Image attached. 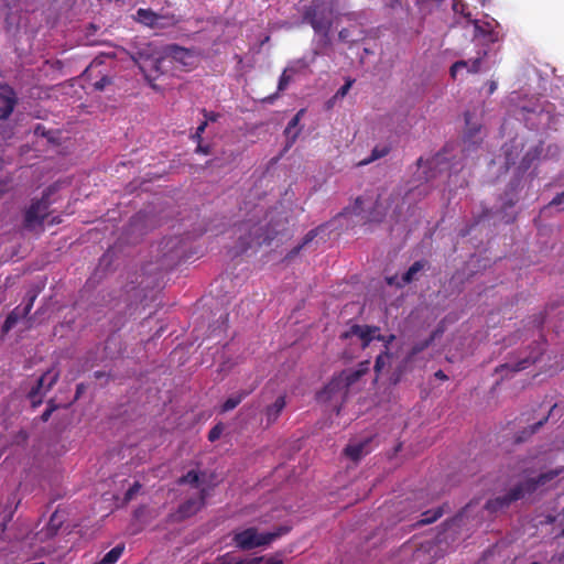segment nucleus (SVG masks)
<instances>
[{
  "instance_id": "nucleus-23",
  "label": "nucleus",
  "mask_w": 564,
  "mask_h": 564,
  "mask_svg": "<svg viewBox=\"0 0 564 564\" xmlns=\"http://www.w3.org/2000/svg\"><path fill=\"white\" fill-rule=\"evenodd\" d=\"M391 144L390 143H381L377 144L372 151L371 154L359 162V165H368L379 159H382L387 156L391 152Z\"/></svg>"
},
{
  "instance_id": "nucleus-8",
  "label": "nucleus",
  "mask_w": 564,
  "mask_h": 564,
  "mask_svg": "<svg viewBox=\"0 0 564 564\" xmlns=\"http://www.w3.org/2000/svg\"><path fill=\"white\" fill-rule=\"evenodd\" d=\"M379 329L380 328L378 326L355 324L350 326L349 329L340 334V339L347 340L356 336L361 341V348L366 349L369 347L370 343L375 340L376 333H378Z\"/></svg>"
},
{
  "instance_id": "nucleus-46",
  "label": "nucleus",
  "mask_w": 564,
  "mask_h": 564,
  "mask_svg": "<svg viewBox=\"0 0 564 564\" xmlns=\"http://www.w3.org/2000/svg\"><path fill=\"white\" fill-rule=\"evenodd\" d=\"M207 120H204L197 128H196V132L195 134L193 135V139L197 140V142H200L202 141V134L204 133L206 127H207Z\"/></svg>"
},
{
  "instance_id": "nucleus-5",
  "label": "nucleus",
  "mask_w": 564,
  "mask_h": 564,
  "mask_svg": "<svg viewBox=\"0 0 564 564\" xmlns=\"http://www.w3.org/2000/svg\"><path fill=\"white\" fill-rule=\"evenodd\" d=\"M206 496L207 490L203 488L197 496L191 497L182 502L177 510L169 516L170 520L172 522H181L193 517L205 506Z\"/></svg>"
},
{
  "instance_id": "nucleus-42",
  "label": "nucleus",
  "mask_w": 564,
  "mask_h": 564,
  "mask_svg": "<svg viewBox=\"0 0 564 564\" xmlns=\"http://www.w3.org/2000/svg\"><path fill=\"white\" fill-rule=\"evenodd\" d=\"M111 84V79L108 76H102L99 80L94 83V88L96 90H104L108 85Z\"/></svg>"
},
{
  "instance_id": "nucleus-13",
  "label": "nucleus",
  "mask_w": 564,
  "mask_h": 564,
  "mask_svg": "<svg viewBox=\"0 0 564 564\" xmlns=\"http://www.w3.org/2000/svg\"><path fill=\"white\" fill-rule=\"evenodd\" d=\"M369 365L370 361L365 360L360 362L356 369H345L340 373H338L340 380H343V384H345L348 391L351 386L358 382L360 378L368 372Z\"/></svg>"
},
{
  "instance_id": "nucleus-37",
  "label": "nucleus",
  "mask_w": 564,
  "mask_h": 564,
  "mask_svg": "<svg viewBox=\"0 0 564 564\" xmlns=\"http://www.w3.org/2000/svg\"><path fill=\"white\" fill-rule=\"evenodd\" d=\"M293 75L291 73H286V68H284L283 73L281 74L278 83V91H283L289 86Z\"/></svg>"
},
{
  "instance_id": "nucleus-9",
  "label": "nucleus",
  "mask_w": 564,
  "mask_h": 564,
  "mask_svg": "<svg viewBox=\"0 0 564 564\" xmlns=\"http://www.w3.org/2000/svg\"><path fill=\"white\" fill-rule=\"evenodd\" d=\"M17 105L18 96L14 89L8 84L0 83V121H6Z\"/></svg>"
},
{
  "instance_id": "nucleus-4",
  "label": "nucleus",
  "mask_w": 564,
  "mask_h": 564,
  "mask_svg": "<svg viewBox=\"0 0 564 564\" xmlns=\"http://www.w3.org/2000/svg\"><path fill=\"white\" fill-rule=\"evenodd\" d=\"M314 31L322 35L325 44L329 43V32L333 25V12L330 9L312 6L304 15Z\"/></svg>"
},
{
  "instance_id": "nucleus-22",
  "label": "nucleus",
  "mask_w": 564,
  "mask_h": 564,
  "mask_svg": "<svg viewBox=\"0 0 564 564\" xmlns=\"http://www.w3.org/2000/svg\"><path fill=\"white\" fill-rule=\"evenodd\" d=\"M304 113V109H301L300 111H297V113L289 121L285 130H284V134L288 139V145H292L295 140L297 139L300 132H301V129L299 128V123H300V120H301V117L303 116Z\"/></svg>"
},
{
  "instance_id": "nucleus-27",
  "label": "nucleus",
  "mask_w": 564,
  "mask_h": 564,
  "mask_svg": "<svg viewBox=\"0 0 564 564\" xmlns=\"http://www.w3.org/2000/svg\"><path fill=\"white\" fill-rule=\"evenodd\" d=\"M311 61H307L306 58H297L289 63V65L285 67L286 73H291V75H295L297 73L305 72L310 67Z\"/></svg>"
},
{
  "instance_id": "nucleus-45",
  "label": "nucleus",
  "mask_w": 564,
  "mask_h": 564,
  "mask_svg": "<svg viewBox=\"0 0 564 564\" xmlns=\"http://www.w3.org/2000/svg\"><path fill=\"white\" fill-rule=\"evenodd\" d=\"M141 488V485L135 481L127 491H126V495H124V499L126 500H131L137 494L138 491L140 490Z\"/></svg>"
},
{
  "instance_id": "nucleus-62",
  "label": "nucleus",
  "mask_w": 564,
  "mask_h": 564,
  "mask_svg": "<svg viewBox=\"0 0 564 564\" xmlns=\"http://www.w3.org/2000/svg\"><path fill=\"white\" fill-rule=\"evenodd\" d=\"M468 113L465 115V118H466V123L469 124V120H468Z\"/></svg>"
},
{
  "instance_id": "nucleus-54",
  "label": "nucleus",
  "mask_w": 564,
  "mask_h": 564,
  "mask_svg": "<svg viewBox=\"0 0 564 564\" xmlns=\"http://www.w3.org/2000/svg\"><path fill=\"white\" fill-rule=\"evenodd\" d=\"M361 204H362L361 197H357L355 200L354 208H352L355 214H358L361 210Z\"/></svg>"
},
{
  "instance_id": "nucleus-16",
  "label": "nucleus",
  "mask_w": 564,
  "mask_h": 564,
  "mask_svg": "<svg viewBox=\"0 0 564 564\" xmlns=\"http://www.w3.org/2000/svg\"><path fill=\"white\" fill-rule=\"evenodd\" d=\"M555 476H557V473H543L535 478H528L524 481L517 484V486L521 488L522 496L524 497L527 494L534 492L540 486H543L554 479Z\"/></svg>"
},
{
  "instance_id": "nucleus-58",
  "label": "nucleus",
  "mask_w": 564,
  "mask_h": 564,
  "mask_svg": "<svg viewBox=\"0 0 564 564\" xmlns=\"http://www.w3.org/2000/svg\"><path fill=\"white\" fill-rule=\"evenodd\" d=\"M497 89V84L495 82H490L488 93L492 94Z\"/></svg>"
},
{
  "instance_id": "nucleus-6",
  "label": "nucleus",
  "mask_w": 564,
  "mask_h": 564,
  "mask_svg": "<svg viewBox=\"0 0 564 564\" xmlns=\"http://www.w3.org/2000/svg\"><path fill=\"white\" fill-rule=\"evenodd\" d=\"M166 55H144L142 53L139 54V58L137 61L140 70L143 73L144 77L149 80H155L161 74L164 73L162 68V64L166 59Z\"/></svg>"
},
{
  "instance_id": "nucleus-33",
  "label": "nucleus",
  "mask_w": 564,
  "mask_h": 564,
  "mask_svg": "<svg viewBox=\"0 0 564 564\" xmlns=\"http://www.w3.org/2000/svg\"><path fill=\"white\" fill-rule=\"evenodd\" d=\"M36 297H37V293L34 291H29L26 293V302L24 304V307L21 310V312L19 311V313L21 314L22 317H25L29 315V313L31 312V310L34 305Z\"/></svg>"
},
{
  "instance_id": "nucleus-41",
  "label": "nucleus",
  "mask_w": 564,
  "mask_h": 564,
  "mask_svg": "<svg viewBox=\"0 0 564 564\" xmlns=\"http://www.w3.org/2000/svg\"><path fill=\"white\" fill-rule=\"evenodd\" d=\"M395 339V336L393 334H390L388 336L381 335L376 333L375 340L382 341L384 345V350L389 351V345Z\"/></svg>"
},
{
  "instance_id": "nucleus-39",
  "label": "nucleus",
  "mask_w": 564,
  "mask_h": 564,
  "mask_svg": "<svg viewBox=\"0 0 564 564\" xmlns=\"http://www.w3.org/2000/svg\"><path fill=\"white\" fill-rule=\"evenodd\" d=\"M223 431H224V426L221 423H218L216 424L214 427L210 429V431L208 432V441L209 442H215L217 441L221 434H223Z\"/></svg>"
},
{
  "instance_id": "nucleus-53",
  "label": "nucleus",
  "mask_w": 564,
  "mask_h": 564,
  "mask_svg": "<svg viewBox=\"0 0 564 564\" xmlns=\"http://www.w3.org/2000/svg\"><path fill=\"white\" fill-rule=\"evenodd\" d=\"M34 131H35V134H37V135H43V137H46V135H47L46 130H45V127H44V126H42V124H37V126L35 127V130H34Z\"/></svg>"
},
{
  "instance_id": "nucleus-57",
  "label": "nucleus",
  "mask_w": 564,
  "mask_h": 564,
  "mask_svg": "<svg viewBox=\"0 0 564 564\" xmlns=\"http://www.w3.org/2000/svg\"><path fill=\"white\" fill-rule=\"evenodd\" d=\"M440 380H447L448 377L445 375L443 370H437L434 375Z\"/></svg>"
},
{
  "instance_id": "nucleus-2",
  "label": "nucleus",
  "mask_w": 564,
  "mask_h": 564,
  "mask_svg": "<svg viewBox=\"0 0 564 564\" xmlns=\"http://www.w3.org/2000/svg\"><path fill=\"white\" fill-rule=\"evenodd\" d=\"M291 531V527L281 525L272 532L259 533L256 528H248L234 535L235 544L241 550H252L254 547L264 546L282 535L288 534Z\"/></svg>"
},
{
  "instance_id": "nucleus-40",
  "label": "nucleus",
  "mask_w": 564,
  "mask_h": 564,
  "mask_svg": "<svg viewBox=\"0 0 564 564\" xmlns=\"http://www.w3.org/2000/svg\"><path fill=\"white\" fill-rule=\"evenodd\" d=\"M58 405L54 403V400H50L47 403V409L40 416L42 422H47L54 411H56Z\"/></svg>"
},
{
  "instance_id": "nucleus-60",
  "label": "nucleus",
  "mask_w": 564,
  "mask_h": 564,
  "mask_svg": "<svg viewBox=\"0 0 564 564\" xmlns=\"http://www.w3.org/2000/svg\"><path fill=\"white\" fill-rule=\"evenodd\" d=\"M95 377H96L97 379H99V378H101V377H102V373H101L100 371H96V372H95Z\"/></svg>"
},
{
  "instance_id": "nucleus-47",
  "label": "nucleus",
  "mask_w": 564,
  "mask_h": 564,
  "mask_svg": "<svg viewBox=\"0 0 564 564\" xmlns=\"http://www.w3.org/2000/svg\"><path fill=\"white\" fill-rule=\"evenodd\" d=\"M317 236V229H312L310 230L304 237H303V240H302V245L303 247L308 245L311 241H313Z\"/></svg>"
},
{
  "instance_id": "nucleus-43",
  "label": "nucleus",
  "mask_w": 564,
  "mask_h": 564,
  "mask_svg": "<svg viewBox=\"0 0 564 564\" xmlns=\"http://www.w3.org/2000/svg\"><path fill=\"white\" fill-rule=\"evenodd\" d=\"M468 66L466 67L469 73H478L481 65V57L474 58L471 61H467Z\"/></svg>"
},
{
  "instance_id": "nucleus-48",
  "label": "nucleus",
  "mask_w": 564,
  "mask_h": 564,
  "mask_svg": "<svg viewBox=\"0 0 564 564\" xmlns=\"http://www.w3.org/2000/svg\"><path fill=\"white\" fill-rule=\"evenodd\" d=\"M351 82L344 84L336 93L335 97H345L351 87Z\"/></svg>"
},
{
  "instance_id": "nucleus-55",
  "label": "nucleus",
  "mask_w": 564,
  "mask_h": 564,
  "mask_svg": "<svg viewBox=\"0 0 564 564\" xmlns=\"http://www.w3.org/2000/svg\"><path fill=\"white\" fill-rule=\"evenodd\" d=\"M303 248V245L300 243L299 246L294 247L288 254V258H292L294 256H296Z\"/></svg>"
},
{
  "instance_id": "nucleus-52",
  "label": "nucleus",
  "mask_w": 564,
  "mask_h": 564,
  "mask_svg": "<svg viewBox=\"0 0 564 564\" xmlns=\"http://www.w3.org/2000/svg\"><path fill=\"white\" fill-rule=\"evenodd\" d=\"M197 153L202 154H209V147L208 145H202L200 142H198V145L196 148Z\"/></svg>"
},
{
  "instance_id": "nucleus-31",
  "label": "nucleus",
  "mask_w": 564,
  "mask_h": 564,
  "mask_svg": "<svg viewBox=\"0 0 564 564\" xmlns=\"http://www.w3.org/2000/svg\"><path fill=\"white\" fill-rule=\"evenodd\" d=\"M479 133H480V127L468 128L467 132L465 133L464 142L473 144V145L478 144L481 141Z\"/></svg>"
},
{
  "instance_id": "nucleus-59",
  "label": "nucleus",
  "mask_w": 564,
  "mask_h": 564,
  "mask_svg": "<svg viewBox=\"0 0 564 564\" xmlns=\"http://www.w3.org/2000/svg\"><path fill=\"white\" fill-rule=\"evenodd\" d=\"M80 392H82V384L77 386L76 399L78 398Z\"/></svg>"
},
{
  "instance_id": "nucleus-56",
  "label": "nucleus",
  "mask_w": 564,
  "mask_h": 564,
  "mask_svg": "<svg viewBox=\"0 0 564 564\" xmlns=\"http://www.w3.org/2000/svg\"><path fill=\"white\" fill-rule=\"evenodd\" d=\"M262 561L261 557H253L249 561H240V564H260Z\"/></svg>"
},
{
  "instance_id": "nucleus-1",
  "label": "nucleus",
  "mask_w": 564,
  "mask_h": 564,
  "mask_svg": "<svg viewBox=\"0 0 564 564\" xmlns=\"http://www.w3.org/2000/svg\"><path fill=\"white\" fill-rule=\"evenodd\" d=\"M279 232L280 230L272 225V221H262L254 217L245 219L235 227L238 240L236 253H243L252 247L268 246Z\"/></svg>"
},
{
  "instance_id": "nucleus-61",
  "label": "nucleus",
  "mask_w": 564,
  "mask_h": 564,
  "mask_svg": "<svg viewBox=\"0 0 564 564\" xmlns=\"http://www.w3.org/2000/svg\"><path fill=\"white\" fill-rule=\"evenodd\" d=\"M344 33H345V30L340 31L339 32V37H341V39L346 37V34H344Z\"/></svg>"
},
{
  "instance_id": "nucleus-29",
  "label": "nucleus",
  "mask_w": 564,
  "mask_h": 564,
  "mask_svg": "<svg viewBox=\"0 0 564 564\" xmlns=\"http://www.w3.org/2000/svg\"><path fill=\"white\" fill-rule=\"evenodd\" d=\"M392 354L388 350H383L381 354H379L375 361V371L376 373H380L382 369L389 364V361L392 358Z\"/></svg>"
},
{
  "instance_id": "nucleus-14",
  "label": "nucleus",
  "mask_w": 564,
  "mask_h": 564,
  "mask_svg": "<svg viewBox=\"0 0 564 564\" xmlns=\"http://www.w3.org/2000/svg\"><path fill=\"white\" fill-rule=\"evenodd\" d=\"M164 54L167 58H172L175 62H178L183 66H191L194 63V54L192 51L178 46L176 44L167 45L164 50Z\"/></svg>"
},
{
  "instance_id": "nucleus-11",
  "label": "nucleus",
  "mask_w": 564,
  "mask_h": 564,
  "mask_svg": "<svg viewBox=\"0 0 564 564\" xmlns=\"http://www.w3.org/2000/svg\"><path fill=\"white\" fill-rule=\"evenodd\" d=\"M543 350L544 349L542 347V344L535 343L534 349L528 357L520 359L516 364L500 365L499 367H497L496 371L503 372L505 370H511L512 372H518V371L524 370L528 367H530L531 365L535 364L540 359V357L543 354Z\"/></svg>"
},
{
  "instance_id": "nucleus-10",
  "label": "nucleus",
  "mask_w": 564,
  "mask_h": 564,
  "mask_svg": "<svg viewBox=\"0 0 564 564\" xmlns=\"http://www.w3.org/2000/svg\"><path fill=\"white\" fill-rule=\"evenodd\" d=\"M348 390L339 376H334L332 380L325 386L323 391L318 393V399L323 401L340 400L344 401L348 395Z\"/></svg>"
},
{
  "instance_id": "nucleus-49",
  "label": "nucleus",
  "mask_w": 564,
  "mask_h": 564,
  "mask_svg": "<svg viewBox=\"0 0 564 564\" xmlns=\"http://www.w3.org/2000/svg\"><path fill=\"white\" fill-rule=\"evenodd\" d=\"M203 115L205 117V120H207V123L209 121H212V122L216 121L218 119V117H219L218 113L213 112V111L208 112L206 109H203Z\"/></svg>"
},
{
  "instance_id": "nucleus-35",
  "label": "nucleus",
  "mask_w": 564,
  "mask_h": 564,
  "mask_svg": "<svg viewBox=\"0 0 564 564\" xmlns=\"http://www.w3.org/2000/svg\"><path fill=\"white\" fill-rule=\"evenodd\" d=\"M557 208L558 210H564V191L557 194L545 207L544 210L550 208Z\"/></svg>"
},
{
  "instance_id": "nucleus-36",
  "label": "nucleus",
  "mask_w": 564,
  "mask_h": 564,
  "mask_svg": "<svg viewBox=\"0 0 564 564\" xmlns=\"http://www.w3.org/2000/svg\"><path fill=\"white\" fill-rule=\"evenodd\" d=\"M554 408H555V405H553L551 410H553ZM551 412L552 411H550L549 414L545 415L542 420H540L539 422L531 425L528 431L527 430L523 431V434H527V436H531L534 433H536L547 422Z\"/></svg>"
},
{
  "instance_id": "nucleus-51",
  "label": "nucleus",
  "mask_w": 564,
  "mask_h": 564,
  "mask_svg": "<svg viewBox=\"0 0 564 564\" xmlns=\"http://www.w3.org/2000/svg\"><path fill=\"white\" fill-rule=\"evenodd\" d=\"M31 402L32 408H37L40 404H42V395H34L33 398H28Z\"/></svg>"
},
{
  "instance_id": "nucleus-3",
  "label": "nucleus",
  "mask_w": 564,
  "mask_h": 564,
  "mask_svg": "<svg viewBox=\"0 0 564 564\" xmlns=\"http://www.w3.org/2000/svg\"><path fill=\"white\" fill-rule=\"evenodd\" d=\"M50 195L51 191L48 188L43 193L41 198L33 199L30 206L24 210L23 227L26 230L31 231L37 226H43L51 205Z\"/></svg>"
},
{
  "instance_id": "nucleus-12",
  "label": "nucleus",
  "mask_w": 564,
  "mask_h": 564,
  "mask_svg": "<svg viewBox=\"0 0 564 564\" xmlns=\"http://www.w3.org/2000/svg\"><path fill=\"white\" fill-rule=\"evenodd\" d=\"M433 340H434V337L431 336L430 338H427L423 341L416 343L412 346L410 351L402 359V361L400 362V365L398 366V368L395 370L397 378H395L394 382H398L400 379V376H402L405 371L409 370V366L414 360L415 356L419 355L420 352H422L423 350H425L426 348H429Z\"/></svg>"
},
{
  "instance_id": "nucleus-21",
  "label": "nucleus",
  "mask_w": 564,
  "mask_h": 564,
  "mask_svg": "<svg viewBox=\"0 0 564 564\" xmlns=\"http://www.w3.org/2000/svg\"><path fill=\"white\" fill-rule=\"evenodd\" d=\"M286 405L285 397L280 395L276 398V400L271 404L268 405L264 410V415L267 420V426H270L273 424L280 414L282 413L283 409Z\"/></svg>"
},
{
  "instance_id": "nucleus-15",
  "label": "nucleus",
  "mask_w": 564,
  "mask_h": 564,
  "mask_svg": "<svg viewBox=\"0 0 564 564\" xmlns=\"http://www.w3.org/2000/svg\"><path fill=\"white\" fill-rule=\"evenodd\" d=\"M426 267H429V262L426 260H417L403 273L400 282H395L397 276H393L388 279V284L395 283L398 288H403L406 284L417 280V273L424 270Z\"/></svg>"
},
{
  "instance_id": "nucleus-20",
  "label": "nucleus",
  "mask_w": 564,
  "mask_h": 564,
  "mask_svg": "<svg viewBox=\"0 0 564 564\" xmlns=\"http://www.w3.org/2000/svg\"><path fill=\"white\" fill-rule=\"evenodd\" d=\"M523 144L517 139H512L502 147V152L506 158L507 167L516 164V161L522 151Z\"/></svg>"
},
{
  "instance_id": "nucleus-34",
  "label": "nucleus",
  "mask_w": 564,
  "mask_h": 564,
  "mask_svg": "<svg viewBox=\"0 0 564 564\" xmlns=\"http://www.w3.org/2000/svg\"><path fill=\"white\" fill-rule=\"evenodd\" d=\"M516 203H517V199L510 198V199L506 200L503 203L502 207H501V212H500L502 214L501 219L506 224L512 223L514 220V218H516L514 216H509V215L506 214V210L508 208H512L516 205Z\"/></svg>"
},
{
  "instance_id": "nucleus-44",
  "label": "nucleus",
  "mask_w": 564,
  "mask_h": 564,
  "mask_svg": "<svg viewBox=\"0 0 564 564\" xmlns=\"http://www.w3.org/2000/svg\"><path fill=\"white\" fill-rule=\"evenodd\" d=\"M467 66H468V62H467V61L462 59V61H457V62H455V63L451 66V70H449V72H451V76H452L453 78H455V77H456L457 72H458L459 69L464 68V67H467Z\"/></svg>"
},
{
  "instance_id": "nucleus-25",
  "label": "nucleus",
  "mask_w": 564,
  "mask_h": 564,
  "mask_svg": "<svg viewBox=\"0 0 564 564\" xmlns=\"http://www.w3.org/2000/svg\"><path fill=\"white\" fill-rule=\"evenodd\" d=\"M443 516V509L441 507L427 510L421 514V519L416 522V525L422 527L426 524H431L438 520Z\"/></svg>"
},
{
  "instance_id": "nucleus-26",
  "label": "nucleus",
  "mask_w": 564,
  "mask_h": 564,
  "mask_svg": "<svg viewBox=\"0 0 564 564\" xmlns=\"http://www.w3.org/2000/svg\"><path fill=\"white\" fill-rule=\"evenodd\" d=\"M123 552L124 544L116 545L113 549L106 553V555L100 561V564H115L121 557Z\"/></svg>"
},
{
  "instance_id": "nucleus-64",
  "label": "nucleus",
  "mask_w": 564,
  "mask_h": 564,
  "mask_svg": "<svg viewBox=\"0 0 564 564\" xmlns=\"http://www.w3.org/2000/svg\"><path fill=\"white\" fill-rule=\"evenodd\" d=\"M531 564H541V563H538V562H533V563H531Z\"/></svg>"
},
{
  "instance_id": "nucleus-17",
  "label": "nucleus",
  "mask_w": 564,
  "mask_h": 564,
  "mask_svg": "<svg viewBox=\"0 0 564 564\" xmlns=\"http://www.w3.org/2000/svg\"><path fill=\"white\" fill-rule=\"evenodd\" d=\"M59 372L53 371L52 369L44 372L37 380L36 383L31 388L28 392V398H33L34 395H41L42 388L46 384V390H50L58 380Z\"/></svg>"
},
{
  "instance_id": "nucleus-7",
  "label": "nucleus",
  "mask_w": 564,
  "mask_h": 564,
  "mask_svg": "<svg viewBox=\"0 0 564 564\" xmlns=\"http://www.w3.org/2000/svg\"><path fill=\"white\" fill-rule=\"evenodd\" d=\"M522 498L523 496L521 488L516 485L512 488H510L505 495L489 499L485 503L484 508L491 514L498 513L505 511L510 507L512 502H516Z\"/></svg>"
},
{
  "instance_id": "nucleus-18",
  "label": "nucleus",
  "mask_w": 564,
  "mask_h": 564,
  "mask_svg": "<svg viewBox=\"0 0 564 564\" xmlns=\"http://www.w3.org/2000/svg\"><path fill=\"white\" fill-rule=\"evenodd\" d=\"M163 19L164 18L162 15L155 13L151 9H143V8L138 9L135 12V15H134V20L137 22H139L145 26L152 28V29L162 28Z\"/></svg>"
},
{
  "instance_id": "nucleus-28",
  "label": "nucleus",
  "mask_w": 564,
  "mask_h": 564,
  "mask_svg": "<svg viewBox=\"0 0 564 564\" xmlns=\"http://www.w3.org/2000/svg\"><path fill=\"white\" fill-rule=\"evenodd\" d=\"M20 318H22V316L19 313V307H15L12 312H10L7 315L4 323L2 325V332L8 333L9 330H11Z\"/></svg>"
},
{
  "instance_id": "nucleus-24",
  "label": "nucleus",
  "mask_w": 564,
  "mask_h": 564,
  "mask_svg": "<svg viewBox=\"0 0 564 564\" xmlns=\"http://www.w3.org/2000/svg\"><path fill=\"white\" fill-rule=\"evenodd\" d=\"M253 391V388L250 390H243L238 392L235 395L229 397L221 405V412H229L234 410L236 406H238L241 401L248 397Z\"/></svg>"
},
{
  "instance_id": "nucleus-38",
  "label": "nucleus",
  "mask_w": 564,
  "mask_h": 564,
  "mask_svg": "<svg viewBox=\"0 0 564 564\" xmlns=\"http://www.w3.org/2000/svg\"><path fill=\"white\" fill-rule=\"evenodd\" d=\"M474 28H475V36H484V37L488 36V39L490 41H494L491 31H488L486 28L481 26L479 24L478 20L474 21Z\"/></svg>"
},
{
  "instance_id": "nucleus-50",
  "label": "nucleus",
  "mask_w": 564,
  "mask_h": 564,
  "mask_svg": "<svg viewBox=\"0 0 564 564\" xmlns=\"http://www.w3.org/2000/svg\"><path fill=\"white\" fill-rule=\"evenodd\" d=\"M9 189H10V180L9 178L0 180V196L6 194L7 192H9Z\"/></svg>"
},
{
  "instance_id": "nucleus-30",
  "label": "nucleus",
  "mask_w": 564,
  "mask_h": 564,
  "mask_svg": "<svg viewBox=\"0 0 564 564\" xmlns=\"http://www.w3.org/2000/svg\"><path fill=\"white\" fill-rule=\"evenodd\" d=\"M540 151L538 150V148L529 150L521 160L520 170L522 172H525L531 166L532 162L538 159Z\"/></svg>"
},
{
  "instance_id": "nucleus-63",
  "label": "nucleus",
  "mask_w": 564,
  "mask_h": 564,
  "mask_svg": "<svg viewBox=\"0 0 564 564\" xmlns=\"http://www.w3.org/2000/svg\"><path fill=\"white\" fill-rule=\"evenodd\" d=\"M274 98H275V95L270 96V97H269V100H270V101H272Z\"/></svg>"
},
{
  "instance_id": "nucleus-19",
  "label": "nucleus",
  "mask_w": 564,
  "mask_h": 564,
  "mask_svg": "<svg viewBox=\"0 0 564 564\" xmlns=\"http://www.w3.org/2000/svg\"><path fill=\"white\" fill-rule=\"evenodd\" d=\"M370 442L371 440L367 438L358 443L348 444L344 449V454L352 462H358L370 452Z\"/></svg>"
},
{
  "instance_id": "nucleus-32",
  "label": "nucleus",
  "mask_w": 564,
  "mask_h": 564,
  "mask_svg": "<svg viewBox=\"0 0 564 564\" xmlns=\"http://www.w3.org/2000/svg\"><path fill=\"white\" fill-rule=\"evenodd\" d=\"M178 484H189L193 487H198L199 476L195 470L187 471L184 476L178 479Z\"/></svg>"
}]
</instances>
